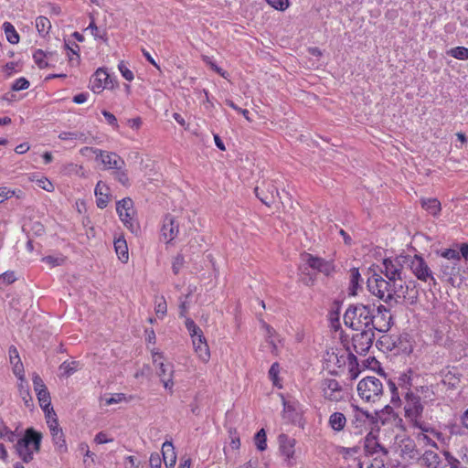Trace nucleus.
Returning a JSON list of instances; mask_svg holds the SVG:
<instances>
[{"instance_id":"obj_3","label":"nucleus","mask_w":468,"mask_h":468,"mask_svg":"<svg viewBox=\"0 0 468 468\" xmlns=\"http://www.w3.org/2000/svg\"><path fill=\"white\" fill-rule=\"evenodd\" d=\"M42 434L33 428L26 430L22 438H19L15 445L16 452L24 463H30L35 453L40 450Z\"/></svg>"},{"instance_id":"obj_17","label":"nucleus","mask_w":468,"mask_h":468,"mask_svg":"<svg viewBox=\"0 0 468 468\" xmlns=\"http://www.w3.org/2000/svg\"><path fill=\"white\" fill-rule=\"evenodd\" d=\"M32 380L40 408L43 409L51 406L50 395L42 378L35 374Z\"/></svg>"},{"instance_id":"obj_47","label":"nucleus","mask_w":468,"mask_h":468,"mask_svg":"<svg viewBox=\"0 0 468 468\" xmlns=\"http://www.w3.org/2000/svg\"><path fill=\"white\" fill-rule=\"evenodd\" d=\"M411 372L409 371L407 373H402L398 379L399 386L403 389L407 391H411L410 387L412 385L411 381Z\"/></svg>"},{"instance_id":"obj_40","label":"nucleus","mask_w":468,"mask_h":468,"mask_svg":"<svg viewBox=\"0 0 468 468\" xmlns=\"http://www.w3.org/2000/svg\"><path fill=\"white\" fill-rule=\"evenodd\" d=\"M0 438L9 442H15L18 440V434L11 431L5 424L0 423Z\"/></svg>"},{"instance_id":"obj_1","label":"nucleus","mask_w":468,"mask_h":468,"mask_svg":"<svg viewBox=\"0 0 468 468\" xmlns=\"http://www.w3.org/2000/svg\"><path fill=\"white\" fill-rule=\"evenodd\" d=\"M374 309L362 303L350 305L345 314L344 323L346 326L356 331H361L353 337L354 346L356 352L367 351L372 344V334L367 330H371L374 318Z\"/></svg>"},{"instance_id":"obj_8","label":"nucleus","mask_w":468,"mask_h":468,"mask_svg":"<svg viewBox=\"0 0 468 468\" xmlns=\"http://www.w3.org/2000/svg\"><path fill=\"white\" fill-rule=\"evenodd\" d=\"M116 211L124 226L129 229L132 232L135 233L138 231V224L134 218L135 210L133 207V201L129 198H123L117 202Z\"/></svg>"},{"instance_id":"obj_46","label":"nucleus","mask_w":468,"mask_h":468,"mask_svg":"<svg viewBox=\"0 0 468 468\" xmlns=\"http://www.w3.org/2000/svg\"><path fill=\"white\" fill-rule=\"evenodd\" d=\"M448 54L454 58L460 59V60H467L468 59V48L465 47H456L453 48H451L448 51Z\"/></svg>"},{"instance_id":"obj_59","label":"nucleus","mask_w":468,"mask_h":468,"mask_svg":"<svg viewBox=\"0 0 468 468\" xmlns=\"http://www.w3.org/2000/svg\"><path fill=\"white\" fill-rule=\"evenodd\" d=\"M125 400V396L122 393H115L112 394L110 398H106L104 399V405L110 406L112 404H117Z\"/></svg>"},{"instance_id":"obj_64","label":"nucleus","mask_w":468,"mask_h":468,"mask_svg":"<svg viewBox=\"0 0 468 468\" xmlns=\"http://www.w3.org/2000/svg\"><path fill=\"white\" fill-rule=\"evenodd\" d=\"M151 468H160L162 464V459L159 453L154 452L151 454L149 459Z\"/></svg>"},{"instance_id":"obj_13","label":"nucleus","mask_w":468,"mask_h":468,"mask_svg":"<svg viewBox=\"0 0 468 468\" xmlns=\"http://www.w3.org/2000/svg\"><path fill=\"white\" fill-rule=\"evenodd\" d=\"M321 389L323 397L330 401L339 402L345 398L344 390L335 379H324L321 384Z\"/></svg>"},{"instance_id":"obj_12","label":"nucleus","mask_w":468,"mask_h":468,"mask_svg":"<svg viewBox=\"0 0 468 468\" xmlns=\"http://www.w3.org/2000/svg\"><path fill=\"white\" fill-rule=\"evenodd\" d=\"M353 417L350 423L351 432L360 435L367 431L369 427L370 415L357 406L353 405Z\"/></svg>"},{"instance_id":"obj_61","label":"nucleus","mask_w":468,"mask_h":468,"mask_svg":"<svg viewBox=\"0 0 468 468\" xmlns=\"http://www.w3.org/2000/svg\"><path fill=\"white\" fill-rule=\"evenodd\" d=\"M267 3L277 10H285L289 6L288 0H266Z\"/></svg>"},{"instance_id":"obj_39","label":"nucleus","mask_w":468,"mask_h":468,"mask_svg":"<svg viewBox=\"0 0 468 468\" xmlns=\"http://www.w3.org/2000/svg\"><path fill=\"white\" fill-rule=\"evenodd\" d=\"M79 363L77 361H65L59 366V375L61 377H69L78 370Z\"/></svg>"},{"instance_id":"obj_63","label":"nucleus","mask_w":468,"mask_h":468,"mask_svg":"<svg viewBox=\"0 0 468 468\" xmlns=\"http://www.w3.org/2000/svg\"><path fill=\"white\" fill-rule=\"evenodd\" d=\"M16 280V277L14 271H5L0 275V283L5 285L13 283Z\"/></svg>"},{"instance_id":"obj_42","label":"nucleus","mask_w":468,"mask_h":468,"mask_svg":"<svg viewBox=\"0 0 468 468\" xmlns=\"http://www.w3.org/2000/svg\"><path fill=\"white\" fill-rule=\"evenodd\" d=\"M254 443L257 449L263 452L267 449V436L264 429H261L254 436Z\"/></svg>"},{"instance_id":"obj_23","label":"nucleus","mask_w":468,"mask_h":468,"mask_svg":"<svg viewBox=\"0 0 468 468\" xmlns=\"http://www.w3.org/2000/svg\"><path fill=\"white\" fill-rule=\"evenodd\" d=\"M307 264L326 275H329L334 271V264L331 261H325L321 258L314 257L310 254L305 256Z\"/></svg>"},{"instance_id":"obj_5","label":"nucleus","mask_w":468,"mask_h":468,"mask_svg":"<svg viewBox=\"0 0 468 468\" xmlns=\"http://www.w3.org/2000/svg\"><path fill=\"white\" fill-rule=\"evenodd\" d=\"M186 327L191 337L197 356L201 362L207 363L210 359V350L202 330L190 318L186 320Z\"/></svg>"},{"instance_id":"obj_18","label":"nucleus","mask_w":468,"mask_h":468,"mask_svg":"<svg viewBox=\"0 0 468 468\" xmlns=\"http://www.w3.org/2000/svg\"><path fill=\"white\" fill-rule=\"evenodd\" d=\"M408 287L404 285V282L399 278L395 280H389L388 293H390V303H399L406 298Z\"/></svg>"},{"instance_id":"obj_57","label":"nucleus","mask_w":468,"mask_h":468,"mask_svg":"<svg viewBox=\"0 0 468 468\" xmlns=\"http://www.w3.org/2000/svg\"><path fill=\"white\" fill-rule=\"evenodd\" d=\"M101 114L104 116L107 123L109 125H111L113 128V130H115V131L119 130L120 126H119L117 118L112 112H110L106 110H103L101 112Z\"/></svg>"},{"instance_id":"obj_9","label":"nucleus","mask_w":468,"mask_h":468,"mask_svg":"<svg viewBox=\"0 0 468 468\" xmlns=\"http://www.w3.org/2000/svg\"><path fill=\"white\" fill-rule=\"evenodd\" d=\"M407 263L418 280L424 282H435L432 271L422 257L419 255L407 257Z\"/></svg>"},{"instance_id":"obj_14","label":"nucleus","mask_w":468,"mask_h":468,"mask_svg":"<svg viewBox=\"0 0 468 468\" xmlns=\"http://www.w3.org/2000/svg\"><path fill=\"white\" fill-rule=\"evenodd\" d=\"M279 440V450L285 463L292 466L296 462L295 444L296 441L285 434H281Z\"/></svg>"},{"instance_id":"obj_37","label":"nucleus","mask_w":468,"mask_h":468,"mask_svg":"<svg viewBox=\"0 0 468 468\" xmlns=\"http://www.w3.org/2000/svg\"><path fill=\"white\" fill-rule=\"evenodd\" d=\"M36 28L41 37H46L51 28V23L46 16H39L36 18Z\"/></svg>"},{"instance_id":"obj_41","label":"nucleus","mask_w":468,"mask_h":468,"mask_svg":"<svg viewBox=\"0 0 468 468\" xmlns=\"http://www.w3.org/2000/svg\"><path fill=\"white\" fill-rule=\"evenodd\" d=\"M65 48L68 49L67 56L69 57V63L71 65H78L80 62V47L77 44L69 47V44L65 43Z\"/></svg>"},{"instance_id":"obj_50","label":"nucleus","mask_w":468,"mask_h":468,"mask_svg":"<svg viewBox=\"0 0 468 468\" xmlns=\"http://www.w3.org/2000/svg\"><path fill=\"white\" fill-rule=\"evenodd\" d=\"M42 410L45 413V418H46L48 427L58 423L57 414L52 406H48V408H43Z\"/></svg>"},{"instance_id":"obj_29","label":"nucleus","mask_w":468,"mask_h":468,"mask_svg":"<svg viewBox=\"0 0 468 468\" xmlns=\"http://www.w3.org/2000/svg\"><path fill=\"white\" fill-rule=\"evenodd\" d=\"M28 178L31 182L36 183V185L39 188H41L47 192H53L55 190V186H54L53 183L48 177H46L44 176H39L37 174H31Z\"/></svg>"},{"instance_id":"obj_4","label":"nucleus","mask_w":468,"mask_h":468,"mask_svg":"<svg viewBox=\"0 0 468 468\" xmlns=\"http://www.w3.org/2000/svg\"><path fill=\"white\" fill-rule=\"evenodd\" d=\"M151 354L153 363L158 368L157 375L163 384V387L168 393L173 394L175 386L174 365L171 363H165L163 353L156 348H152Z\"/></svg>"},{"instance_id":"obj_11","label":"nucleus","mask_w":468,"mask_h":468,"mask_svg":"<svg viewBox=\"0 0 468 468\" xmlns=\"http://www.w3.org/2000/svg\"><path fill=\"white\" fill-rule=\"evenodd\" d=\"M180 232L179 219L173 216H166L161 227V239L166 243L171 244L176 239Z\"/></svg>"},{"instance_id":"obj_6","label":"nucleus","mask_w":468,"mask_h":468,"mask_svg":"<svg viewBox=\"0 0 468 468\" xmlns=\"http://www.w3.org/2000/svg\"><path fill=\"white\" fill-rule=\"evenodd\" d=\"M364 447L368 457L367 468H388V452L380 447L371 433L365 438Z\"/></svg>"},{"instance_id":"obj_7","label":"nucleus","mask_w":468,"mask_h":468,"mask_svg":"<svg viewBox=\"0 0 468 468\" xmlns=\"http://www.w3.org/2000/svg\"><path fill=\"white\" fill-rule=\"evenodd\" d=\"M356 390L362 400L375 403L383 395V384L376 377H366L358 382Z\"/></svg>"},{"instance_id":"obj_51","label":"nucleus","mask_w":468,"mask_h":468,"mask_svg":"<svg viewBox=\"0 0 468 468\" xmlns=\"http://www.w3.org/2000/svg\"><path fill=\"white\" fill-rule=\"evenodd\" d=\"M155 314L158 317L163 318L167 311V305L165 297H159L155 301V306H154Z\"/></svg>"},{"instance_id":"obj_16","label":"nucleus","mask_w":468,"mask_h":468,"mask_svg":"<svg viewBox=\"0 0 468 468\" xmlns=\"http://www.w3.org/2000/svg\"><path fill=\"white\" fill-rule=\"evenodd\" d=\"M90 90L94 93H101L110 87L112 80L109 73L102 68L98 69L90 78Z\"/></svg>"},{"instance_id":"obj_28","label":"nucleus","mask_w":468,"mask_h":468,"mask_svg":"<svg viewBox=\"0 0 468 468\" xmlns=\"http://www.w3.org/2000/svg\"><path fill=\"white\" fill-rule=\"evenodd\" d=\"M114 249L118 259L125 263L129 260L128 246L126 240L120 237L114 240Z\"/></svg>"},{"instance_id":"obj_45","label":"nucleus","mask_w":468,"mask_h":468,"mask_svg":"<svg viewBox=\"0 0 468 468\" xmlns=\"http://www.w3.org/2000/svg\"><path fill=\"white\" fill-rule=\"evenodd\" d=\"M86 30H90V33L95 39H101L104 42L107 41L106 31L104 29H100L94 23L93 19L91 20Z\"/></svg>"},{"instance_id":"obj_21","label":"nucleus","mask_w":468,"mask_h":468,"mask_svg":"<svg viewBox=\"0 0 468 468\" xmlns=\"http://www.w3.org/2000/svg\"><path fill=\"white\" fill-rule=\"evenodd\" d=\"M94 195L97 207L101 209L105 208L111 200L109 186L103 181H99L95 186Z\"/></svg>"},{"instance_id":"obj_36","label":"nucleus","mask_w":468,"mask_h":468,"mask_svg":"<svg viewBox=\"0 0 468 468\" xmlns=\"http://www.w3.org/2000/svg\"><path fill=\"white\" fill-rule=\"evenodd\" d=\"M58 138L62 141H69V142H73V141H80L81 143L87 142V136L83 133L77 132V131H74V132L63 131L58 134Z\"/></svg>"},{"instance_id":"obj_2","label":"nucleus","mask_w":468,"mask_h":468,"mask_svg":"<svg viewBox=\"0 0 468 468\" xmlns=\"http://www.w3.org/2000/svg\"><path fill=\"white\" fill-rule=\"evenodd\" d=\"M420 394L430 393L429 388L421 387L416 389V393L413 391H407L404 396V413L407 420L415 429H420L426 422L423 421V410L424 403L426 399H431L428 395H424V401H421Z\"/></svg>"},{"instance_id":"obj_33","label":"nucleus","mask_w":468,"mask_h":468,"mask_svg":"<svg viewBox=\"0 0 468 468\" xmlns=\"http://www.w3.org/2000/svg\"><path fill=\"white\" fill-rule=\"evenodd\" d=\"M347 367H348V372H347L348 378L350 380H355L356 378H357L361 373V369L359 367V364L357 363V359L354 355H348Z\"/></svg>"},{"instance_id":"obj_24","label":"nucleus","mask_w":468,"mask_h":468,"mask_svg":"<svg viewBox=\"0 0 468 468\" xmlns=\"http://www.w3.org/2000/svg\"><path fill=\"white\" fill-rule=\"evenodd\" d=\"M347 420L344 413L335 411L329 415L327 425L335 432L343 431L346 426Z\"/></svg>"},{"instance_id":"obj_25","label":"nucleus","mask_w":468,"mask_h":468,"mask_svg":"<svg viewBox=\"0 0 468 468\" xmlns=\"http://www.w3.org/2000/svg\"><path fill=\"white\" fill-rule=\"evenodd\" d=\"M420 429L432 434L435 441H438L442 445H448L451 441V435L454 433V426L451 427L450 434L443 433L442 431L431 427L429 423L423 424Z\"/></svg>"},{"instance_id":"obj_52","label":"nucleus","mask_w":468,"mask_h":468,"mask_svg":"<svg viewBox=\"0 0 468 468\" xmlns=\"http://www.w3.org/2000/svg\"><path fill=\"white\" fill-rule=\"evenodd\" d=\"M444 459L449 465V468H464L461 462L455 458L450 452L444 451L442 452Z\"/></svg>"},{"instance_id":"obj_54","label":"nucleus","mask_w":468,"mask_h":468,"mask_svg":"<svg viewBox=\"0 0 468 468\" xmlns=\"http://www.w3.org/2000/svg\"><path fill=\"white\" fill-rule=\"evenodd\" d=\"M118 69L122 76L128 81H132L134 79L133 72L127 67L124 61H120L118 64Z\"/></svg>"},{"instance_id":"obj_62","label":"nucleus","mask_w":468,"mask_h":468,"mask_svg":"<svg viewBox=\"0 0 468 468\" xmlns=\"http://www.w3.org/2000/svg\"><path fill=\"white\" fill-rule=\"evenodd\" d=\"M13 366V373L19 381L25 382L24 366L22 362L15 363Z\"/></svg>"},{"instance_id":"obj_43","label":"nucleus","mask_w":468,"mask_h":468,"mask_svg":"<svg viewBox=\"0 0 468 468\" xmlns=\"http://www.w3.org/2000/svg\"><path fill=\"white\" fill-rule=\"evenodd\" d=\"M280 374V365L279 363L275 362L271 366V368L269 369V378L271 381L272 382L273 386L282 388L281 380L279 378Z\"/></svg>"},{"instance_id":"obj_15","label":"nucleus","mask_w":468,"mask_h":468,"mask_svg":"<svg viewBox=\"0 0 468 468\" xmlns=\"http://www.w3.org/2000/svg\"><path fill=\"white\" fill-rule=\"evenodd\" d=\"M402 263H407V257L387 258L383 261L385 275L388 280H395L400 277Z\"/></svg>"},{"instance_id":"obj_48","label":"nucleus","mask_w":468,"mask_h":468,"mask_svg":"<svg viewBox=\"0 0 468 468\" xmlns=\"http://www.w3.org/2000/svg\"><path fill=\"white\" fill-rule=\"evenodd\" d=\"M80 154L88 159L95 158L99 160L100 154H101V150L98 148H93L90 146H85L80 148Z\"/></svg>"},{"instance_id":"obj_38","label":"nucleus","mask_w":468,"mask_h":468,"mask_svg":"<svg viewBox=\"0 0 468 468\" xmlns=\"http://www.w3.org/2000/svg\"><path fill=\"white\" fill-rule=\"evenodd\" d=\"M362 282L361 275L358 271V269L353 268L350 270V294L356 295V290L359 288L360 283Z\"/></svg>"},{"instance_id":"obj_34","label":"nucleus","mask_w":468,"mask_h":468,"mask_svg":"<svg viewBox=\"0 0 468 468\" xmlns=\"http://www.w3.org/2000/svg\"><path fill=\"white\" fill-rule=\"evenodd\" d=\"M422 207L431 215L438 216L441 212V203L436 198H428L421 200Z\"/></svg>"},{"instance_id":"obj_35","label":"nucleus","mask_w":468,"mask_h":468,"mask_svg":"<svg viewBox=\"0 0 468 468\" xmlns=\"http://www.w3.org/2000/svg\"><path fill=\"white\" fill-rule=\"evenodd\" d=\"M3 30L5 32L6 40L10 44H17L20 40V37L16 30L15 27L10 22H5L3 24Z\"/></svg>"},{"instance_id":"obj_44","label":"nucleus","mask_w":468,"mask_h":468,"mask_svg":"<svg viewBox=\"0 0 468 468\" xmlns=\"http://www.w3.org/2000/svg\"><path fill=\"white\" fill-rule=\"evenodd\" d=\"M33 59L40 69L48 67V55L41 49H37L34 52Z\"/></svg>"},{"instance_id":"obj_32","label":"nucleus","mask_w":468,"mask_h":468,"mask_svg":"<svg viewBox=\"0 0 468 468\" xmlns=\"http://www.w3.org/2000/svg\"><path fill=\"white\" fill-rule=\"evenodd\" d=\"M262 329L264 330L265 337L272 347L271 352L276 354L278 351L279 337L276 335L275 330L269 324L263 323Z\"/></svg>"},{"instance_id":"obj_30","label":"nucleus","mask_w":468,"mask_h":468,"mask_svg":"<svg viewBox=\"0 0 468 468\" xmlns=\"http://www.w3.org/2000/svg\"><path fill=\"white\" fill-rule=\"evenodd\" d=\"M418 432H416V440L420 445L426 446V447H432L438 449L439 446L435 440L433 439L432 434H430V432H426L422 431L421 429H417Z\"/></svg>"},{"instance_id":"obj_19","label":"nucleus","mask_w":468,"mask_h":468,"mask_svg":"<svg viewBox=\"0 0 468 468\" xmlns=\"http://www.w3.org/2000/svg\"><path fill=\"white\" fill-rule=\"evenodd\" d=\"M255 193L258 198L268 206L274 202L276 197L279 195L277 188L270 183H263L261 186H257Z\"/></svg>"},{"instance_id":"obj_10","label":"nucleus","mask_w":468,"mask_h":468,"mask_svg":"<svg viewBox=\"0 0 468 468\" xmlns=\"http://www.w3.org/2000/svg\"><path fill=\"white\" fill-rule=\"evenodd\" d=\"M389 282L384 280L378 274H373L367 279L368 291L385 303H390V293H388Z\"/></svg>"},{"instance_id":"obj_56","label":"nucleus","mask_w":468,"mask_h":468,"mask_svg":"<svg viewBox=\"0 0 468 468\" xmlns=\"http://www.w3.org/2000/svg\"><path fill=\"white\" fill-rule=\"evenodd\" d=\"M185 265V258L182 254H177L172 261V271L175 274H178Z\"/></svg>"},{"instance_id":"obj_22","label":"nucleus","mask_w":468,"mask_h":468,"mask_svg":"<svg viewBox=\"0 0 468 468\" xmlns=\"http://www.w3.org/2000/svg\"><path fill=\"white\" fill-rule=\"evenodd\" d=\"M48 429L56 450L60 453L67 452L68 446L66 443L65 435L62 429L59 427V424L57 423L52 426H48Z\"/></svg>"},{"instance_id":"obj_31","label":"nucleus","mask_w":468,"mask_h":468,"mask_svg":"<svg viewBox=\"0 0 468 468\" xmlns=\"http://www.w3.org/2000/svg\"><path fill=\"white\" fill-rule=\"evenodd\" d=\"M420 463L427 468H438L440 457L432 451H426L420 458Z\"/></svg>"},{"instance_id":"obj_26","label":"nucleus","mask_w":468,"mask_h":468,"mask_svg":"<svg viewBox=\"0 0 468 468\" xmlns=\"http://www.w3.org/2000/svg\"><path fill=\"white\" fill-rule=\"evenodd\" d=\"M380 314L377 317L373 318V324L371 328H374L380 332H387L390 328V321L391 316L388 314V310L384 308V312L381 311V308H378Z\"/></svg>"},{"instance_id":"obj_20","label":"nucleus","mask_w":468,"mask_h":468,"mask_svg":"<svg viewBox=\"0 0 468 468\" xmlns=\"http://www.w3.org/2000/svg\"><path fill=\"white\" fill-rule=\"evenodd\" d=\"M99 160L104 165L105 169H120L125 166L124 160L115 153L112 152H104L101 150V154H100Z\"/></svg>"},{"instance_id":"obj_58","label":"nucleus","mask_w":468,"mask_h":468,"mask_svg":"<svg viewBox=\"0 0 468 468\" xmlns=\"http://www.w3.org/2000/svg\"><path fill=\"white\" fill-rule=\"evenodd\" d=\"M18 388H19L20 397L24 400L25 404L27 406H28L29 402L32 400L28 388L24 385V382L20 381L18 383Z\"/></svg>"},{"instance_id":"obj_53","label":"nucleus","mask_w":468,"mask_h":468,"mask_svg":"<svg viewBox=\"0 0 468 468\" xmlns=\"http://www.w3.org/2000/svg\"><path fill=\"white\" fill-rule=\"evenodd\" d=\"M42 261L49 265L50 267H56L59 266L64 263L65 259L61 255H56V256H46L42 258Z\"/></svg>"},{"instance_id":"obj_55","label":"nucleus","mask_w":468,"mask_h":468,"mask_svg":"<svg viewBox=\"0 0 468 468\" xmlns=\"http://www.w3.org/2000/svg\"><path fill=\"white\" fill-rule=\"evenodd\" d=\"M389 389L391 392V399L390 402L394 407H399L401 405V399L399 398V394L398 391V388L396 387L395 383L389 381L388 382Z\"/></svg>"},{"instance_id":"obj_49","label":"nucleus","mask_w":468,"mask_h":468,"mask_svg":"<svg viewBox=\"0 0 468 468\" xmlns=\"http://www.w3.org/2000/svg\"><path fill=\"white\" fill-rule=\"evenodd\" d=\"M114 178L124 186H128L130 185V179L125 166L120 169H115Z\"/></svg>"},{"instance_id":"obj_60","label":"nucleus","mask_w":468,"mask_h":468,"mask_svg":"<svg viewBox=\"0 0 468 468\" xmlns=\"http://www.w3.org/2000/svg\"><path fill=\"white\" fill-rule=\"evenodd\" d=\"M28 87L29 81L23 77L16 80L12 85V89L16 91L27 90Z\"/></svg>"},{"instance_id":"obj_27","label":"nucleus","mask_w":468,"mask_h":468,"mask_svg":"<svg viewBox=\"0 0 468 468\" xmlns=\"http://www.w3.org/2000/svg\"><path fill=\"white\" fill-rule=\"evenodd\" d=\"M163 461L166 468H173L176 462V454L171 441H165L162 445Z\"/></svg>"}]
</instances>
